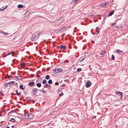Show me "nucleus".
Instances as JSON below:
<instances>
[{
	"mask_svg": "<svg viewBox=\"0 0 128 128\" xmlns=\"http://www.w3.org/2000/svg\"><path fill=\"white\" fill-rule=\"evenodd\" d=\"M7 76H8V79H10V78L12 77V76H9L8 74H7Z\"/></svg>",
	"mask_w": 128,
	"mask_h": 128,
	"instance_id": "nucleus-46",
	"label": "nucleus"
},
{
	"mask_svg": "<svg viewBox=\"0 0 128 128\" xmlns=\"http://www.w3.org/2000/svg\"><path fill=\"white\" fill-rule=\"evenodd\" d=\"M90 66H89V67L90 68V70H92V68H91L90 67Z\"/></svg>",
	"mask_w": 128,
	"mask_h": 128,
	"instance_id": "nucleus-52",
	"label": "nucleus"
},
{
	"mask_svg": "<svg viewBox=\"0 0 128 128\" xmlns=\"http://www.w3.org/2000/svg\"><path fill=\"white\" fill-rule=\"evenodd\" d=\"M2 32V34H5V32H4L3 31Z\"/></svg>",
	"mask_w": 128,
	"mask_h": 128,
	"instance_id": "nucleus-61",
	"label": "nucleus"
},
{
	"mask_svg": "<svg viewBox=\"0 0 128 128\" xmlns=\"http://www.w3.org/2000/svg\"><path fill=\"white\" fill-rule=\"evenodd\" d=\"M12 74H13L14 75H15L16 74V72H14V73H12V72L11 73Z\"/></svg>",
	"mask_w": 128,
	"mask_h": 128,
	"instance_id": "nucleus-54",
	"label": "nucleus"
},
{
	"mask_svg": "<svg viewBox=\"0 0 128 128\" xmlns=\"http://www.w3.org/2000/svg\"><path fill=\"white\" fill-rule=\"evenodd\" d=\"M56 70L57 72H58V73L62 72V68H58L57 69H56Z\"/></svg>",
	"mask_w": 128,
	"mask_h": 128,
	"instance_id": "nucleus-11",
	"label": "nucleus"
},
{
	"mask_svg": "<svg viewBox=\"0 0 128 128\" xmlns=\"http://www.w3.org/2000/svg\"><path fill=\"white\" fill-rule=\"evenodd\" d=\"M91 82L90 81H87L85 84V86L86 87L88 88L89 87L92 85Z\"/></svg>",
	"mask_w": 128,
	"mask_h": 128,
	"instance_id": "nucleus-4",
	"label": "nucleus"
},
{
	"mask_svg": "<svg viewBox=\"0 0 128 128\" xmlns=\"http://www.w3.org/2000/svg\"><path fill=\"white\" fill-rule=\"evenodd\" d=\"M126 126H127V127H126V128H128V123L127 124Z\"/></svg>",
	"mask_w": 128,
	"mask_h": 128,
	"instance_id": "nucleus-58",
	"label": "nucleus"
},
{
	"mask_svg": "<svg viewBox=\"0 0 128 128\" xmlns=\"http://www.w3.org/2000/svg\"><path fill=\"white\" fill-rule=\"evenodd\" d=\"M6 128H10V127L8 126H7Z\"/></svg>",
	"mask_w": 128,
	"mask_h": 128,
	"instance_id": "nucleus-64",
	"label": "nucleus"
},
{
	"mask_svg": "<svg viewBox=\"0 0 128 128\" xmlns=\"http://www.w3.org/2000/svg\"><path fill=\"white\" fill-rule=\"evenodd\" d=\"M69 61L68 60H65L64 62H63V63H64L65 62H68Z\"/></svg>",
	"mask_w": 128,
	"mask_h": 128,
	"instance_id": "nucleus-44",
	"label": "nucleus"
},
{
	"mask_svg": "<svg viewBox=\"0 0 128 128\" xmlns=\"http://www.w3.org/2000/svg\"><path fill=\"white\" fill-rule=\"evenodd\" d=\"M82 69L81 68H78L77 70V71L78 72H81L82 71Z\"/></svg>",
	"mask_w": 128,
	"mask_h": 128,
	"instance_id": "nucleus-25",
	"label": "nucleus"
},
{
	"mask_svg": "<svg viewBox=\"0 0 128 128\" xmlns=\"http://www.w3.org/2000/svg\"><path fill=\"white\" fill-rule=\"evenodd\" d=\"M12 112H13V111H10V112H9V114H10V113H12Z\"/></svg>",
	"mask_w": 128,
	"mask_h": 128,
	"instance_id": "nucleus-59",
	"label": "nucleus"
},
{
	"mask_svg": "<svg viewBox=\"0 0 128 128\" xmlns=\"http://www.w3.org/2000/svg\"><path fill=\"white\" fill-rule=\"evenodd\" d=\"M10 121L12 122H14L15 121V120L13 118H12L10 119Z\"/></svg>",
	"mask_w": 128,
	"mask_h": 128,
	"instance_id": "nucleus-28",
	"label": "nucleus"
},
{
	"mask_svg": "<svg viewBox=\"0 0 128 128\" xmlns=\"http://www.w3.org/2000/svg\"><path fill=\"white\" fill-rule=\"evenodd\" d=\"M66 27L65 26H64L59 31L60 33L66 31Z\"/></svg>",
	"mask_w": 128,
	"mask_h": 128,
	"instance_id": "nucleus-6",
	"label": "nucleus"
},
{
	"mask_svg": "<svg viewBox=\"0 0 128 128\" xmlns=\"http://www.w3.org/2000/svg\"><path fill=\"white\" fill-rule=\"evenodd\" d=\"M14 52H13V51H12V52L10 53H8L7 54H6V55H5V56H8V55H10L11 54H12V53H13Z\"/></svg>",
	"mask_w": 128,
	"mask_h": 128,
	"instance_id": "nucleus-21",
	"label": "nucleus"
},
{
	"mask_svg": "<svg viewBox=\"0 0 128 128\" xmlns=\"http://www.w3.org/2000/svg\"><path fill=\"white\" fill-rule=\"evenodd\" d=\"M47 86H50V88L51 87V86L48 84H46L45 86H44V88H46Z\"/></svg>",
	"mask_w": 128,
	"mask_h": 128,
	"instance_id": "nucleus-20",
	"label": "nucleus"
},
{
	"mask_svg": "<svg viewBox=\"0 0 128 128\" xmlns=\"http://www.w3.org/2000/svg\"><path fill=\"white\" fill-rule=\"evenodd\" d=\"M3 32V31L0 30V33H1L2 34V32Z\"/></svg>",
	"mask_w": 128,
	"mask_h": 128,
	"instance_id": "nucleus-57",
	"label": "nucleus"
},
{
	"mask_svg": "<svg viewBox=\"0 0 128 128\" xmlns=\"http://www.w3.org/2000/svg\"><path fill=\"white\" fill-rule=\"evenodd\" d=\"M38 90V89L37 88H33L32 89V93L33 95H36V94Z\"/></svg>",
	"mask_w": 128,
	"mask_h": 128,
	"instance_id": "nucleus-5",
	"label": "nucleus"
},
{
	"mask_svg": "<svg viewBox=\"0 0 128 128\" xmlns=\"http://www.w3.org/2000/svg\"><path fill=\"white\" fill-rule=\"evenodd\" d=\"M46 91L45 90H43L42 91V92L44 94L46 93Z\"/></svg>",
	"mask_w": 128,
	"mask_h": 128,
	"instance_id": "nucleus-43",
	"label": "nucleus"
},
{
	"mask_svg": "<svg viewBox=\"0 0 128 128\" xmlns=\"http://www.w3.org/2000/svg\"><path fill=\"white\" fill-rule=\"evenodd\" d=\"M62 17H61L60 18L58 19V21H60L61 20H62Z\"/></svg>",
	"mask_w": 128,
	"mask_h": 128,
	"instance_id": "nucleus-37",
	"label": "nucleus"
},
{
	"mask_svg": "<svg viewBox=\"0 0 128 128\" xmlns=\"http://www.w3.org/2000/svg\"><path fill=\"white\" fill-rule=\"evenodd\" d=\"M34 76V74H31L30 76V77L31 78H32Z\"/></svg>",
	"mask_w": 128,
	"mask_h": 128,
	"instance_id": "nucleus-49",
	"label": "nucleus"
},
{
	"mask_svg": "<svg viewBox=\"0 0 128 128\" xmlns=\"http://www.w3.org/2000/svg\"><path fill=\"white\" fill-rule=\"evenodd\" d=\"M34 82H29L28 84V85L30 86H32L34 85Z\"/></svg>",
	"mask_w": 128,
	"mask_h": 128,
	"instance_id": "nucleus-8",
	"label": "nucleus"
},
{
	"mask_svg": "<svg viewBox=\"0 0 128 128\" xmlns=\"http://www.w3.org/2000/svg\"><path fill=\"white\" fill-rule=\"evenodd\" d=\"M8 83V84L9 85H10L11 84H13L14 83V82L13 81H11L10 82H9Z\"/></svg>",
	"mask_w": 128,
	"mask_h": 128,
	"instance_id": "nucleus-34",
	"label": "nucleus"
},
{
	"mask_svg": "<svg viewBox=\"0 0 128 128\" xmlns=\"http://www.w3.org/2000/svg\"><path fill=\"white\" fill-rule=\"evenodd\" d=\"M99 32V31L98 30L96 29L95 30V32H96V33L95 34V33H94V34H98Z\"/></svg>",
	"mask_w": 128,
	"mask_h": 128,
	"instance_id": "nucleus-26",
	"label": "nucleus"
},
{
	"mask_svg": "<svg viewBox=\"0 0 128 128\" xmlns=\"http://www.w3.org/2000/svg\"><path fill=\"white\" fill-rule=\"evenodd\" d=\"M28 116H27L28 118H27V120L30 119H32L34 117V115L31 113H28Z\"/></svg>",
	"mask_w": 128,
	"mask_h": 128,
	"instance_id": "nucleus-3",
	"label": "nucleus"
},
{
	"mask_svg": "<svg viewBox=\"0 0 128 128\" xmlns=\"http://www.w3.org/2000/svg\"><path fill=\"white\" fill-rule=\"evenodd\" d=\"M115 94H120V95H119V96H120V100L121 101L122 100V97L123 96L122 93L120 92L119 91H118L116 92Z\"/></svg>",
	"mask_w": 128,
	"mask_h": 128,
	"instance_id": "nucleus-2",
	"label": "nucleus"
},
{
	"mask_svg": "<svg viewBox=\"0 0 128 128\" xmlns=\"http://www.w3.org/2000/svg\"><path fill=\"white\" fill-rule=\"evenodd\" d=\"M59 48H60V46H57V49H58Z\"/></svg>",
	"mask_w": 128,
	"mask_h": 128,
	"instance_id": "nucleus-60",
	"label": "nucleus"
},
{
	"mask_svg": "<svg viewBox=\"0 0 128 128\" xmlns=\"http://www.w3.org/2000/svg\"><path fill=\"white\" fill-rule=\"evenodd\" d=\"M65 86V84H63L61 86H62V87H63L64 86Z\"/></svg>",
	"mask_w": 128,
	"mask_h": 128,
	"instance_id": "nucleus-51",
	"label": "nucleus"
},
{
	"mask_svg": "<svg viewBox=\"0 0 128 128\" xmlns=\"http://www.w3.org/2000/svg\"><path fill=\"white\" fill-rule=\"evenodd\" d=\"M102 52V53H101L100 54L104 56V53L106 52L105 50H103Z\"/></svg>",
	"mask_w": 128,
	"mask_h": 128,
	"instance_id": "nucleus-31",
	"label": "nucleus"
},
{
	"mask_svg": "<svg viewBox=\"0 0 128 128\" xmlns=\"http://www.w3.org/2000/svg\"><path fill=\"white\" fill-rule=\"evenodd\" d=\"M121 18H118L116 20H121Z\"/></svg>",
	"mask_w": 128,
	"mask_h": 128,
	"instance_id": "nucleus-56",
	"label": "nucleus"
},
{
	"mask_svg": "<svg viewBox=\"0 0 128 128\" xmlns=\"http://www.w3.org/2000/svg\"><path fill=\"white\" fill-rule=\"evenodd\" d=\"M66 81L67 82H68L69 81V80H66Z\"/></svg>",
	"mask_w": 128,
	"mask_h": 128,
	"instance_id": "nucleus-63",
	"label": "nucleus"
},
{
	"mask_svg": "<svg viewBox=\"0 0 128 128\" xmlns=\"http://www.w3.org/2000/svg\"><path fill=\"white\" fill-rule=\"evenodd\" d=\"M8 34V33H6V32H5V33L4 34L7 35Z\"/></svg>",
	"mask_w": 128,
	"mask_h": 128,
	"instance_id": "nucleus-62",
	"label": "nucleus"
},
{
	"mask_svg": "<svg viewBox=\"0 0 128 128\" xmlns=\"http://www.w3.org/2000/svg\"><path fill=\"white\" fill-rule=\"evenodd\" d=\"M114 13V12L113 11H112L110 12L108 14V15L109 16H111L112 14Z\"/></svg>",
	"mask_w": 128,
	"mask_h": 128,
	"instance_id": "nucleus-16",
	"label": "nucleus"
},
{
	"mask_svg": "<svg viewBox=\"0 0 128 128\" xmlns=\"http://www.w3.org/2000/svg\"><path fill=\"white\" fill-rule=\"evenodd\" d=\"M36 76L37 77H38V78H39L40 76H39V75H36Z\"/></svg>",
	"mask_w": 128,
	"mask_h": 128,
	"instance_id": "nucleus-53",
	"label": "nucleus"
},
{
	"mask_svg": "<svg viewBox=\"0 0 128 128\" xmlns=\"http://www.w3.org/2000/svg\"><path fill=\"white\" fill-rule=\"evenodd\" d=\"M86 58V57H85V58H82V59H81V58H80V61L81 62L83 61V60H84L85 59V58Z\"/></svg>",
	"mask_w": 128,
	"mask_h": 128,
	"instance_id": "nucleus-33",
	"label": "nucleus"
},
{
	"mask_svg": "<svg viewBox=\"0 0 128 128\" xmlns=\"http://www.w3.org/2000/svg\"><path fill=\"white\" fill-rule=\"evenodd\" d=\"M40 34V33L38 32L34 33L31 37V40L34 41L37 40L39 37Z\"/></svg>",
	"mask_w": 128,
	"mask_h": 128,
	"instance_id": "nucleus-1",
	"label": "nucleus"
},
{
	"mask_svg": "<svg viewBox=\"0 0 128 128\" xmlns=\"http://www.w3.org/2000/svg\"><path fill=\"white\" fill-rule=\"evenodd\" d=\"M62 88H61L60 89H58V92H62Z\"/></svg>",
	"mask_w": 128,
	"mask_h": 128,
	"instance_id": "nucleus-38",
	"label": "nucleus"
},
{
	"mask_svg": "<svg viewBox=\"0 0 128 128\" xmlns=\"http://www.w3.org/2000/svg\"><path fill=\"white\" fill-rule=\"evenodd\" d=\"M11 127L12 128H14V125H12V126Z\"/></svg>",
	"mask_w": 128,
	"mask_h": 128,
	"instance_id": "nucleus-55",
	"label": "nucleus"
},
{
	"mask_svg": "<svg viewBox=\"0 0 128 128\" xmlns=\"http://www.w3.org/2000/svg\"><path fill=\"white\" fill-rule=\"evenodd\" d=\"M26 99L30 101V100L31 98L30 97H28L26 98Z\"/></svg>",
	"mask_w": 128,
	"mask_h": 128,
	"instance_id": "nucleus-39",
	"label": "nucleus"
},
{
	"mask_svg": "<svg viewBox=\"0 0 128 128\" xmlns=\"http://www.w3.org/2000/svg\"><path fill=\"white\" fill-rule=\"evenodd\" d=\"M21 65L22 67H24L26 66V63L24 62H23L21 64Z\"/></svg>",
	"mask_w": 128,
	"mask_h": 128,
	"instance_id": "nucleus-24",
	"label": "nucleus"
},
{
	"mask_svg": "<svg viewBox=\"0 0 128 128\" xmlns=\"http://www.w3.org/2000/svg\"><path fill=\"white\" fill-rule=\"evenodd\" d=\"M23 85L22 84L20 85V89L22 90H24V88L23 87Z\"/></svg>",
	"mask_w": 128,
	"mask_h": 128,
	"instance_id": "nucleus-18",
	"label": "nucleus"
},
{
	"mask_svg": "<svg viewBox=\"0 0 128 128\" xmlns=\"http://www.w3.org/2000/svg\"><path fill=\"white\" fill-rule=\"evenodd\" d=\"M63 95H64V93L62 92L61 93H60L59 94V96H63Z\"/></svg>",
	"mask_w": 128,
	"mask_h": 128,
	"instance_id": "nucleus-36",
	"label": "nucleus"
},
{
	"mask_svg": "<svg viewBox=\"0 0 128 128\" xmlns=\"http://www.w3.org/2000/svg\"><path fill=\"white\" fill-rule=\"evenodd\" d=\"M116 52L117 53H120V52H121V51H120L119 50H116Z\"/></svg>",
	"mask_w": 128,
	"mask_h": 128,
	"instance_id": "nucleus-35",
	"label": "nucleus"
},
{
	"mask_svg": "<svg viewBox=\"0 0 128 128\" xmlns=\"http://www.w3.org/2000/svg\"><path fill=\"white\" fill-rule=\"evenodd\" d=\"M78 0H73L71 2V3L72 4L75 3L76 2H77Z\"/></svg>",
	"mask_w": 128,
	"mask_h": 128,
	"instance_id": "nucleus-30",
	"label": "nucleus"
},
{
	"mask_svg": "<svg viewBox=\"0 0 128 128\" xmlns=\"http://www.w3.org/2000/svg\"><path fill=\"white\" fill-rule=\"evenodd\" d=\"M16 95L18 96H20V95L21 92H20L19 93H18V90H16Z\"/></svg>",
	"mask_w": 128,
	"mask_h": 128,
	"instance_id": "nucleus-22",
	"label": "nucleus"
},
{
	"mask_svg": "<svg viewBox=\"0 0 128 128\" xmlns=\"http://www.w3.org/2000/svg\"><path fill=\"white\" fill-rule=\"evenodd\" d=\"M50 78V76L49 75H47L46 77H45V78L46 79V80H49Z\"/></svg>",
	"mask_w": 128,
	"mask_h": 128,
	"instance_id": "nucleus-17",
	"label": "nucleus"
},
{
	"mask_svg": "<svg viewBox=\"0 0 128 128\" xmlns=\"http://www.w3.org/2000/svg\"><path fill=\"white\" fill-rule=\"evenodd\" d=\"M52 70L54 72H53L54 73L56 74L58 73V72H57L56 69L55 70Z\"/></svg>",
	"mask_w": 128,
	"mask_h": 128,
	"instance_id": "nucleus-29",
	"label": "nucleus"
},
{
	"mask_svg": "<svg viewBox=\"0 0 128 128\" xmlns=\"http://www.w3.org/2000/svg\"><path fill=\"white\" fill-rule=\"evenodd\" d=\"M38 88H40L41 87L42 84L40 83H38L36 84Z\"/></svg>",
	"mask_w": 128,
	"mask_h": 128,
	"instance_id": "nucleus-19",
	"label": "nucleus"
},
{
	"mask_svg": "<svg viewBox=\"0 0 128 128\" xmlns=\"http://www.w3.org/2000/svg\"><path fill=\"white\" fill-rule=\"evenodd\" d=\"M23 7V5L22 4H20L18 6V7L19 8H22Z\"/></svg>",
	"mask_w": 128,
	"mask_h": 128,
	"instance_id": "nucleus-15",
	"label": "nucleus"
},
{
	"mask_svg": "<svg viewBox=\"0 0 128 128\" xmlns=\"http://www.w3.org/2000/svg\"><path fill=\"white\" fill-rule=\"evenodd\" d=\"M15 78H16V79H18V80H21V78H18V76H15Z\"/></svg>",
	"mask_w": 128,
	"mask_h": 128,
	"instance_id": "nucleus-42",
	"label": "nucleus"
},
{
	"mask_svg": "<svg viewBox=\"0 0 128 128\" xmlns=\"http://www.w3.org/2000/svg\"><path fill=\"white\" fill-rule=\"evenodd\" d=\"M2 111L3 112H4L5 111V110L4 109H2Z\"/></svg>",
	"mask_w": 128,
	"mask_h": 128,
	"instance_id": "nucleus-50",
	"label": "nucleus"
},
{
	"mask_svg": "<svg viewBox=\"0 0 128 128\" xmlns=\"http://www.w3.org/2000/svg\"><path fill=\"white\" fill-rule=\"evenodd\" d=\"M116 24V23H114V24H112V26H115V25Z\"/></svg>",
	"mask_w": 128,
	"mask_h": 128,
	"instance_id": "nucleus-48",
	"label": "nucleus"
},
{
	"mask_svg": "<svg viewBox=\"0 0 128 128\" xmlns=\"http://www.w3.org/2000/svg\"><path fill=\"white\" fill-rule=\"evenodd\" d=\"M55 84L56 86H58L59 85V83L58 82H56L55 83Z\"/></svg>",
	"mask_w": 128,
	"mask_h": 128,
	"instance_id": "nucleus-41",
	"label": "nucleus"
},
{
	"mask_svg": "<svg viewBox=\"0 0 128 128\" xmlns=\"http://www.w3.org/2000/svg\"><path fill=\"white\" fill-rule=\"evenodd\" d=\"M111 58L112 60H115V57L112 54L111 56Z\"/></svg>",
	"mask_w": 128,
	"mask_h": 128,
	"instance_id": "nucleus-32",
	"label": "nucleus"
},
{
	"mask_svg": "<svg viewBox=\"0 0 128 128\" xmlns=\"http://www.w3.org/2000/svg\"><path fill=\"white\" fill-rule=\"evenodd\" d=\"M0 95L3 96L4 95V94L2 92H0Z\"/></svg>",
	"mask_w": 128,
	"mask_h": 128,
	"instance_id": "nucleus-45",
	"label": "nucleus"
},
{
	"mask_svg": "<svg viewBox=\"0 0 128 128\" xmlns=\"http://www.w3.org/2000/svg\"><path fill=\"white\" fill-rule=\"evenodd\" d=\"M48 83L50 84H52V80H50L48 81Z\"/></svg>",
	"mask_w": 128,
	"mask_h": 128,
	"instance_id": "nucleus-27",
	"label": "nucleus"
},
{
	"mask_svg": "<svg viewBox=\"0 0 128 128\" xmlns=\"http://www.w3.org/2000/svg\"><path fill=\"white\" fill-rule=\"evenodd\" d=\"M42 82L43 84H44L46 83L47 80L46 79H44L42 81Z\"/></svg>",
	"mask_w": 128,
	"mask_h": 128,
	"instance_id": "nucleus-23",
	"label": "nucleus"
},
{
	"mask_svg": "<svg viewBox=\"0 0 128 128\" xmlns=\"http://www.w3.org/2000/svg\"><path fill=\"white\" fill-rule=\"evenodd\" d=\"M8 83H5L4 84V86L6 87H7L8 86Z\"/></svg>",
	"mask_w": 128,
	"mask_h": 128,
	"instance_id": "nucleus-40",
	"label": "nucleus"
},
{
	"mask_svg": "<svg viewBox=\"0 0 128 128\" xmlns=\"http://www.w3.org/2000/svg\"><path fill=\"white\" fill-rule=\"evenodd\" d=\"M123 99L124 100H128V96H125L123 98Z\"/></svg>",
	"mask_w": 128,
	"mask_h": 128,
	"instance_id": "nucleus-14",
	"label": "nucleus"
},
{
	"mask_svg": "<svg viewBox=\"0 0 128 128\" xmlns=\"http://www.w3.org/2000/svg\"><path fill=\"white\" fill-rule=\"evenodd\" d=\"M28 113H24V114L22 116V118L24 119H27V118H28L27 117V116H28Z\"/></svg>",
	"mask_w": 128,
	"mask_h": 128,
	"instance_id": "nucleus-7",
	"label": "nucleus"
},
{
	"mask_svg": "<svg viewBox=\"0 0 128 128\" xmlns=\"http://www.w3.org/2000/svg\"><path fill=\"white\" fill-rule=\"evenodd\" d=\"M8 6V5H6V6L5 7H4V6H2L1 8L0 9V11H2L4 10Z\"/></svg>",
	"mask_w": 128,
	"mask_h": 128,
	"instance_id": "nucleus-9",
	"label": "nucleus"
},
{
	"mask_svg": "<svg viewBox=\"0 0 128 128\" xmlns=\"http://www.w3.org/2000/svg\"><path fill=\"white\" fill-rule=\"evenodd\" d=\"M66 48V46H64L63 45H61L60 46V48L61 49L65 50Z\"/></svg>",
	"mask_w": 128,
	"mask_h": 128,
	"instance_id": "nucleus-12",
	"label": "nucleus"
},
{
	"mask_svg": "<svg viewBox=\"0 0 128 128\" xmlns=\"http://www.w3.org/2000/svg\"><path fill=\"white\" fill-rule=\"evenodd\" d=\"M106 3H102L101 4H100V5L102 7H105L106 6Z\"/></svg>",
	"mask_w": 128,
	"mask_h": 128,
	"instance_id": "nucleus-13",
	"label": "nucleus"
},
{
	"mask_svg": "<svg viewBox=\"0 0 128 128\" xmlns=\"http://www.w3.org/2000/svg\"><path fill=\"white\" fill-rule=\"evenodd\" d=\"M50 68L48 67V68H47L46 69V71H48L50 70Z\"/></svg>",
	"mask_w": 128,
	"mask_h": 128,
	"instance_id": "nucleus-47",
	"label": "nucleus"
},
{
	"mask_svg": "<svg viewBox=\"0 0 128 128\" xmlns=\"http://www.w3.org/2000/svg\"><path fill=\"white\" fill-rule=\"evenodd\" d=\"M30 10H28L27 11L25 14V15L26 17L28 16L30 13Z\"/></svg>",
	"mask_w": 128,
	"mask_h": 128,
	"instance_id": "nucleus-10",
	"label": "nucleus"
}]
</instances>
